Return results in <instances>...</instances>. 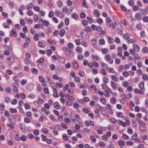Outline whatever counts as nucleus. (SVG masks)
Returning a JSON list of instances; mask_svg holds the SVG:
<instances>
[{
	"label": "nucleus",
	"instance_id": "nucleus-1",
	"mask_svg": "<svg viewBox=\"0 0 148 148\" xmlns=\"http://www.w3.org/2000/svg\"><path fill=\"white\" fill-rule=\"evenodd\" d=\"M74 99L73 97L68 99L66 102V105L68 106H71Z\"/></svg>",
	"mask_w": 148,
	"mask_h": 148
},
{
	"label": "nucleus",
	"instance_id": "nucleus-2",
	"mask_svg": "<svg viewBox=\"0 0 148 148\" xmlns=\"http://www.w3.org/2000/svg\"><path fill=\"white\" fill-rule=\"evenodd\" d=\"M110 85L111 88L113 90H116L118 89V86L116 83L113 81L110 82Z\"/></svg>",
	"mask_w": 148,
	"mask_h": 148
},
{
	"label": "nucleus",
	"instance_id": "nucleus-3",
	"mask_svg": "<svg viewBox=\"0 0 148 148\" xmlns=\"http://www.w3.org/2000/svg\"><path fill=\"white\" fill-rule=\"evenodd\" d=\"M109 27L112 28H115L119 29L121 27V25L120 24H116L115 25H114L112 24H109Z\"/></svg>",
	"mask_w": 148,
	"mask_h": 148
},
{
	"label": "nucleus",
	"instance_id": "nucleus-4",
	"mask_svg": "<svg viewBox=\"0 0 148 148\" xmlns=\"http://www.w3.org/2000/svg\"><path fill=\"white\" fill-rule=\"evenodd\" d=\"M91 58L93 61H99L100 60L99 56L95 55L94 54L92 55L91 56Z\"/></svg>",
	"mask_w": 148,
	"mask_h": 148
},
{
	"label": "nucleus",
	"instance_id": "nucleus-5",
	"mask_svg": "<svg viewBox=\"0 0 148 148\" xmlns=\"http://www.w3.org/2000/svg\"><path fill=\"white\" fill-rule=\"evenodd\" d=\"M73 68L75 69H77L79 67V65H78L77 62L76 61H74L73 62Z\"/></svg>",
	"mask_w": 148,
	"mask_h": 148
},
{
	"label": "nucleus",
	"instance_id": "nucleus-6",
	"mask_svg": "<svg viewBox=\"0 0 148 148\" xmlns=\"http://www.w3.org/2000/svg\"><path fill=\"white\" fill-rule=\"evenodd\" d=\"M134 91L137 93H139L141 94H143L144 93L143 91L140 90L138 88H136L134 89Z\"/></svg>",
	"mask_w": 148,
	"mask_h": 148
},
{
	"label": "nucleus",
	"instance_id": "nucleus-7",
	"mask_svg": "<svg viewBox=\"0 0 148 148\" xmlns=\"http://www.w3.org/2000/svg\"><path fill=\"white\" fill-rule=\"evenodd\" d=\"M17 34L16 32L14 29H12L10 31V36L16 37Z\"/></svg>",
	"mask_w": 148,
	"mask_h": 148
},
{
	"label": "nucleus",
	"instance_id": "nucleus-8",
	"mask_svg": "<svg viewBox=\"0 0 148 148\" xmlns=\"http://www.w3.org/2000/svg\"><path fill=\"white\" fill-rule=\"evenodd\" d=\"M131 36L128 33H126L123 34V37L126 40L128 39Z\"/></svg>",
	"mask_w": 148,
	"mask_h": 148
},
{
	"label": "nucleus",
	"instance_id": "nucleus-9",
	"mask_svg": "<svg viewBox=\"0 0 148 148\" xmlns=\"http://www.w3.org/2000/svg\"><path fill=\"white\" fill-rule=\"evenodd\" d=\"M53 106L54 108L56 109H59L60 108L59 103L57 102H55L53 103Z\"/></svg>",
	"mask_w": 148,
	"mask_h": 148
},
{
	"label": "nucleus",
	"instance_id": "nucleus-10",
	"mask_svg": "<svg viewBox=\"0 0 148 148\" xmlns=\"http://www.w3.org/2000/svg\"><path fill=\"white\" fill-rule=\"evenodd\" d=\"M118 143L121 148H123V146L125 145V142L122 140H119L118 141Z\"/></svg>",
	"mask_w": 148,
	"mask_h": 148
},
{
	"label": "nucleus",
	"instance_id": "nucleus-11",
	"mask_svg": "<svg viewBox=\"0 0 148 148\" xmlns=\"http://www.w3.org/2000/svg\"><path fill=\"white\" fill-rule=\"evenodd\" d=\"M133 49L135 51V52H137L140 50V49L138 46L136 44H134L133 46Z\"/></svg>",
	"mask_w": 148,
	"mask_h": 148
},
{
	"label": "nucleus",
	"instance_id": "nucleus-12",
	"mask_svg": "<svg viewBox=\"0 0 148 148\" xmlns=\"http://www.w3.org/2000/svg\"><path fill=\"white\" fill-rule=\"evenodd\" d=\"M100 101L104 105H106V99L103 97H101L100 98Z\"/></svg>",
	"mask_w": 148,
	"mask_h": 148
},
{
	"label": "nucleus",
	"instance_id": "nucleus-13",
	"mask_svg": "<svg viewBox=\"0 0 148 148\" xmlns=\"http://www.w3.org/2000/svg\"><path fill=\"white\" fill-rule=\"evenodd\" d=\"M123 51L122 48L121 47H120L119 48V49L118 51L117 54V55L119 56H121L122 55Z\"/></svg>",
	"mask_w": 148,
	"mask_h": 148
},
{
	"label": "nucleus",
	"instance_id": "nucleus-14",
	"mask_svg": "<svg viewBox=\"0 0 148 148\" xmlns=\"http://www.w3.org/2000/svg\"><path fill=\"white\" fill-rule=\"evenodd\" d=\"M136 19L138 20L141 19L142 17V15L140 13H136L135 15Z\"/></svg>",
	"mask_w": 148,
	"mask_h": 148
},
{
	"label": "nucleus",
	"instance_id": "nucleus-15",
	"mask_svg": "<svg viewBox=\"0 0 148 148\" xmlns=\"http://www.w3.org/2000/svg\"><path fill=\"white\" fill-rule=\"evenodd\" d=\"M8 61L10 62L13 63L14 61V57L13 56H10L9 58L7 59Z\"/></svg>",
	"mask_w": 148,
	"mask_h": 148
},
{
	"label": "nucleus",
	"instance_id": "nucleus-16",
	"mask_svg": "<svg viewBox=\"0 0 148 148\" xmlns=\"http://www.w3.org/2000/svg\"><path fill=\"white\" fill-rule=\"evenodd\" d=\"M40 34H36L33 37L34 40L36 41H37L39 40Z\"/></svg>",
	"mask_w": 148,
	"mask_h": 148
},
{
	"label": "nucleus",
	"instance_id": "nucleus-17",
	"mask_svg": "<svg viewBox=\"0 0 148 148\" xmlns=\"http://www.w3.org/2000/svg\"><path fill=\"white\" fill-rule=\"evenodd\" d=\"M107 40L109 43H113L114 42V40L111 36L107 37Z\"/></svg>",
	"mask_w": 148,
	"mask_h": 148
},
{
	"label": "nucleus",
	"instance_id": "nucleus-18",
	"mask_svg": "<svg viewBox=\"0 0 148 148\" xmlns=\"http://www.w3.org/2000/svg\"><path fill=\"white\" fill-rule=\"evenodd\" d=\"M101 86L102 88L106 90H107L108 88V86L106 84L103 83L101 84Z\"/></svg>",
	"mask_w": 148,
	"mask_h": 148
},
{
	"label": "nucleus",
	"instance_id": "nucleus-19",
	"mask_svg": "<svg viewBox=\"0 0 148 148\" xmlns=\"http://www.w3.org/2000/svg\"><path fill=\"white\" fill-rule=\"evenodd\" d=\"M136 42V40L134 39H130L127 41V42L128 44H130V43H135Z\"/></svg>",
	"mask_w": 148,
	"mask_h": 148
},
{
	"label": "nucleus",
	"instance_id": "nucleus-20",
	"mask_svg": "<svg viewBox=\"0 0 148 148\" xmlns=\"http://www.w3.org/2000/svg\"><path fill=\"white\" fill-rule=\"evenodd\" d=\"M139 87L141 89L143 90L144 89V84L143 82H141L139 85Z\"/></svg>",
	"mask_w": 148,
	"mask_h": 148
},
{
	"label": "nucleus",
	"instance_id": "nucleus-21",
	"mask_svg": "<svg viewBox=\"0 0 148 148\" xmlns=\"http://www.w3.org/2000/svg\"><path fill=\"white\" fill-rule=\"evenodd\" d=\"M47 41L48 43L52 45H54L56 43V41L52 39L48 40Z\"/></svg>",
	"mask_w": 148,
	"mask_h": 148
},
{
	"label": "nucleus",
	"instance_id": "nucleus-22",
	"mask_svg": "<svg viewBox=\"0 0 148 148\" xmlns=\"http://www.w3.org/2000/svg\"><path fill=\"white\" fill-rule=\"evenodd\" d=\"M65 33V30L64 29H61L60 32L59 34L61 36L63 37Z\"/></svg>",
	"mask_w": 148,
	"mask_h": 148
},
{
	"label": "nucleus",
	"instance_id": "nucleus-23",
	"mask_svg": "<svg viewBox=\"0 0 148 148\" xmlns=\"http://www.w3.org/2000/svg\"><path fill=\"white\" fill-rule=\"evenodd\" d=\"M94 15L95 16H96L97 17H99L100 16V14L98 11L96 10H94Z\"/></svg>",
	"mask_w": 148,
	"mask_h": 148
},
{
	"label": "nucleus",
	"instance_id": "nucleus-24",
	"mask_svg": "<svg viewBox=\"0 0 148 148\" xmlns=\"http://www.w3.org/2000/svg\"><path fill=\"white\" fill-rule=\"evenodd\" d=\"M38 45L39 46L41 47H44L45 46V44L42 42L39 41L38 42Z\"/></svg>",
	"mask_w": 148,
	"mask_h": 148
},
{
	"label": "nucleus",
	"instance_id": "nucleus-25",
	"mask_svg": "<svg viewBox=\"0 0 148 148\" xmlns=\"http://www.w3.org/2000/svg\"><path fill=\"white\" fill-rule=\"evenodd\" d=\"M4 108L5 106L2 103L0 104V108L1 109L0 110V113H2L3 112V109Z\"/></svg>",
	"mask_w": 148,
	"mask_h": 148
},
{
	"label": "nucleus",
	"instance_id": "nucleus-26",
	"mask_svg": "<svg viewBox=\"0 0 148 148\" xmlns=\"http://www.w3.org/2000/svg\"><path fill=\"white\" fill-rule=\"evenodd\" d=\"M82 6L84 7H85L87 8H88V7L87 4L86 3L85 0H83L82 2Z\"/></svg>",
	"mask_w": 148,
	"mask_h": 148
},
{
	"label": "nucleus",
	"instance_id": "nucleus-27",
	"mask_svg": "<svg viewBox=\"0 0 148 148\" xmlns=\"http://www.w3.org/2000/svg\"><path fill=\"white\" fill-rule=\"evenodd\" d=\"M76 50L78 53H81L82 51V49L79 47H77L76 49Z\"/></svg>",
	"mask_w": 148,
	"mask_h": 148
},
{
	"label": "nucleus",
	"instance_id": "nucleus-28",
	"mask_svg": "<svg viewBox=\"0 0 148 148\" xmlns=\"http://www.w3.org/2000/svg\"><path fill=\"white\" fill-rule=\"evenodd\" d=\"M74 108L75 109H78L79 107V104L76 102H74L73 104Z\"/></svg>",
	"mask_w": 148,
	"mask_h": 148
},
{
	"label": "nucleus",
	"instance_id": "nucleus-29",
	"mask_svg": "<svg viewBox=\"0 0 148 148\" xmlns=\"http://www.w3.org/2000/svg\"><path fill=\"white\" fill-rule=\"evenodd\" d=\"M50 119L52 121L55 122L57 120L55 119L54 116L52 114H51L49 115Z\"/></svg>",
	"mask_w": 148,
	"mask_h": 148
},
{
	"label": "nucleus",
	"instance_id": "nucleus-30",
	"mask_svg": "<svg viewBox=\"0 0 148 148\" xmlns=\"http://www.w3.org/2000/svg\"><path fill=\"white\" fill-rule=\"evenodd\" d=\"M121 97L122 98L121 99H123V100H126L127 98L126 95L124 93L121 94Z\"/></svg>",
	"mask_w": 148,
	"mask_h": 148
},
{
	"label": "nucleus",
	"instance_id": "nucleus-31",
	"mask_svg": "<svg viewBox=\"0 0 148 148\" xmlns=\"http://www.w3.org/2000/svg\"><path fill=\"white\" fill-rule=\"evenodd\" d=\"M122 75L125 77H127L129 75V73L128 71H125L123 72Z\"/></svg>",
	"mask_w": 148,
	"mask_h": 148
},
{
	"label": "nucleus",
	"instance_id": "nucleus-32",
	"mask_svg": "<svg viewBox=\"0 0 148 148\" xmlns=\"http://www.w3.org/2000/svg\"><path fill=\"white\" fill-rule=\"evenodd\" d=\"M142 78L144 80L147 81L148 80V76L145 74L142 75Z\"/></svg>",
	"mask_w": 148,
	"mask_h": 148
},
{
	"label": "nucleus",
	"instance_id": "nucleus-33",
	"mask_svg": "<svg viewBox=\"0 0 148 148\" xmlns=\"http://www.w3.org/2000/svg\"><path fill=\"white\" fill-rule=\"evenodd\" d=\"M105 60L108 61H109V60L111 59L110 56L109 54H108L105 55Z\"/></svg>",
	"mask_w": 148,
	"mask_h": 148
},
{
	"label": "nucleus",
	"instance_id": "nucleus-34",
	"mask_svg": "<svg viewBox=\"0 0 148 148\" xmlns=\"http://www.w3.org/2000/svg\"><path fill=\"white\" fill-rule=\"evenodd\" d=\"M129 84L128 82L126 81H124L122 83V85L125 87H127Z\"/></svg>",
	"mask_w": 148,
	"mask_h": 148
},
{
	"label": "nucleus",
	"instance_id": "nucleus-35",
	"mask_svg": "<svg viewBox=\"0 0 148 148\" xmlns=\"http://www.w3.org/2000/svg\"><path fill=\"white\" fill-rule=\"evenodd\" d=\"M39 81L40 82H45V79L41 76L40 75L39 76Z\"/></svg>",
	"mask_w": 148,
	"mask_h": 148
},
{
	"label": "nucleus",
	"instance_id": "nucleus-36",
	"mask_svg": "<svg viewBox=\"0 0 148 148\" xmlns=\"http://www.w3.org/2000/svg\"><path fill=\"white\" fill-rule=\"evenodd\" d=\"M140 11L141 12V13L143 15H146V11L145 10L141 9H140Z\"/></svg>",
	"mask_w": 148,
	"mask_h": 148
},
{
	"label": "nucleus",
	"instance_id": "nucleus-37",
	"mask_svg": "<svg viewBox=\"0 0 148 148\" xmlns=\"http://www.w3.org/2000/svg\"><path fill=\"white\" fill-rule=\"evenodd\" d=\"M139 8V7L137 5H135L132 7L133 10L135 11H137Z\"/></svg>",
	"mask_w": 148,
	"mask_h": 148
},
{
	"label": "nucleus",
	"instance_id": "nucleus-38",
	"mask_svg": "<svg viewBox=\"0 0 148 148\" xmlns=\"http://www.w3.org/2000/svg\"><path fill=\"white\" fill-rule=\"evenodd\" d=\"M111 78L113 80L115 81H117L118 80V78L114 75H112L111 76Z\"/></svg>",
	"mask_w": 148,
	"mask_h": 148
},
{
	"label": "nucleus",
	"instance_id": "nucleus-39",
	"mask_svg": "<svg viewBox=\"0 0 148 148\" xmlns=\"http://www.w3.org/2000/svg\"><path fill=\"white\" fill-rule=\"evenodd\" d=\"M71 16L72 18L75 19H77L78 18V15L76 14L75 13H73L71 15Z\"/></svg>",
	"mask_w": 148,
	"mask_h": 148
},
{
	"label": "nucleus",
	"instance_id": "nucleus-40",
	"mask_svg": "<svg viewBox=\"0 0 148 148\" xmlns=\"http://www.w3.org/2000/svg\"><path fill=\"white\" fill-rule=\"evenodd\" d=\"M47 54L48 56H50L52 53V51L49 49L47 50L46 51Z\"/></svg>",
	"mask_w": 148,
	"mask_h": 148
},
{
	"label": "nucleus",
	"instance_id": "nucleus-41",
	"mask_svg": "<svg viewBox=\"0 0 148 148\" xmlns=\"http://www.w3.org/2000/svg\"><path fill=\"white\" fill-rule=\"evenodd\" d=\"M107 69L108 71H109L110 73H111V72H112V73H115V71H114V69L113 68H110L108 67V68Z\"/></svg>",
	"mask_w": 148,
	"mask_h": 148
},
{
	"label": "nucleus",
	"instance_id": "nucleus-42",
	"mask_svg": "<svg viewBox=\"0 0 148 148\" xmlns=\"http://www.w3.org/2000/svg\"><path fill=\"white\" fill-rule=\"evenodd\" d=\"M5 90L7 93L9 94L12 91V90L9 88H5Z\"/></svg>",
	"mask_w": 148,
	"mask_h": 148
},
{
	"label": "nucleus",
	"instance_id": "nucleus-43",
	"mask_svg": "<svg viewBox=\"0 0 148 148\" xmlns=\"http://www.w3.org/2000/svg\"><path fill=\"white\" fill-rule=\"evenodd\" d=\"M32 73L34 74H36L38 73V70L35 68H32Z\"/></svg>",
	"mask_w": 148,
	"mask_h": 148
},
{
	"label": "nucleus",
	"instance_id": "nucleus-44",
	"mask_svg": "<svg viewBox=\"0 0 148 148\" xmlns=\"http://www.w3.org/2000/svg\"><path fill=\"white\" fill-rule=\"evenodd\" d=\"M90 139L92 141L94 142H95L96 141V140L94 136H91L90 137Z\"/></svg>",
	"mask_w": 148,
	"mask_h": 148
},
{
	"label": "nucleus",
	"instance_id": "nucleus-45",
	"mask_svg": "<svg viewBox=\"0 0 148 148\" xmlns=\"http://www.w3.org/2000/svg\"><path fill=\"white\" fill-rule=\"evenodd\" d=\"M142 20L145 22H148V16H144L142 18Z\"/></svg>",
	"mask_w": 148,
	"mask_h": 148
},
{
	"label": "nucleus",
	"instance_id": "nucleus-46",
	"mask_svg": "<svg viewBox=\"0 0 148 148\" xmlns=\"http://www.w3.org/2000/svg\"><path fill=\"white\" fill-rule=\"evenodd\" d=\"M122 137L125 140H128L129 139V137L125 134H123L122 136Z\"/></svg>",
	"mask_w": 148,
	"mask_h": 148
},
{
	"label": "nucleus",
	"instance_id": "nucleus-47",
	"mask_svg": "<svg viewBox=\"0 0 148 148\" xmlns=\"http://www.w3.org/2000/svg\"><path fill=\"white\" fill-rule=\"evenodd\" d=\"M83 111L85 113H88L90 112V110L89 109L86 108H83Z\"/></svg>",
	"mask_w": 148,
	"mask_h": 148
},
{
	"label": "nucleus",
	"instance_id": "nucleus-48",
	"mask_svg": "<svg viewBox=\"0 0 148 148\" xmlns=\"http://www.w3.org/2000/svg\"><path fill=\"white\" fill-rule=\"evenodd\" d=\"M99 145L100 147H104L105 146V144L103 142H100L99 143Z\"/></svg>",
	"mask_w": 148,
	"mask_h": 148
},
{
	"label": "nucleus",
	"instance_id": "nucleus-49",
	"mask_svg": "<svg viewBox=\"0 0 148 148\" xmlns=\"http://www.w3.org/2000/svg\"><path fill=\"white\" fill-rule=\"evenodd\" d=\"M42 24L43 25L46 26H48L49 24V22L46 21H43Z\"/></svg>",
	"mask_w": 148,
	"mask_h": 148
},
{
	"label": "nucleus",
	"instance_id": "nucleus-50",
	"mask_svg": "<svg viewBox=\"0 0 148 148\" xmlns=\"http://www.w3.org/2000/svg\"><path fill=\"white\" fill-rule=\"evenodd\" d=\"M116 115L118 117H123V114L121 112H117L116 113Z\"/></svg>",
	"mask_w": 148,
	"mask_h": 148
},
{
	"label": "nucleus",
	"instance_id": "nucleus-51",
	"mask_svg": "<svg viewBox=\"0 0 148 148\" xmlns=\"http://www.w3.org/2000/svg\"><path fill=\"white\" fill-rule=\"evenodd\" d=\"M108 49L106 48H105L104 49H102L101 50L102 53L103 54H105L108 52Z\"/></svg>",
	"mask_w": 148,
	"mask_h": 148
},
{
	"label": "nucleus",
	"instance_id": "nucleus-52",
	"mask_svg": "<svg viewBox=\"0 0 148 148\" xmlns=\"http://www.w3.org/2000/svg\"><path fill=\"white\" fill-rule=\"evenodd\" d=\"M82 100L83 101L88 102L90 101V99L88 97H84L83 98Z\"/></svg>",
	"mask_w": 148,
	"mask_h": 148
},
{
	"label": "nucleus",
	"instance_id": "nucleus-53",
	"mask_svg": "<svg viewBox=\"0 0 148 148\" xmlns=\"http://www.w3.org/2000/svg\"><path fill=\"white\" fill-rule=\"evenodd\" d=\"M57 4L59 7H62L63 5L62 2L60 1H58L57 2Z\"/></svg>",
	"mask_w": 148,
	"mask_h": 148
},
{
	"label": "nucleus",
	"instance_id": "nucleus-54",
	"mask_svg": "<svg viewBox=\"0 0 148 148\" xmlns=\"http://www.w3.org/2000/svg\"><path fill=\"white\" fill-rule=\"evenodd\" d=\"M99 43L100 45H103L105 44V41L104 39H101L99 40Z\"/></svg>",
	"mask_w": 148,
	"mask_h": 148
},
{
	"label": "nucleus",
	"instance_id": "nucleus-55",
	"mask_svg": "<svg viewBox=\"0 0 148 148\" xmlns=\"http://www.w3.org/2000/svg\"><path fill=\"white\" fill-rule=\"evenodd\" d=\"M42 131L45 134H47L49 132L48 130L45 128H44L42 129Z\"/></svg>",
	"mask_w": 148,
	"mask_h": 148
},
{
	"label": "nucleus",
	"instance_id": "nucleus-56",
	"mask_svg": "<svg viewBox=\"0 0 148 148\" xmlns=\"http://www.w3.org/2000/svg\"><path fill=\"white\" fill-rule=\"evenodd\" d=\"M82 24L85 26H86L88 25L87 21L86 20L84 19L82 20Z\"/></svg>",
	"mask_w": 148,
	"mask_h": 148
},
{
	"label": "nucleus",
	"instance_id": "nucleus-57",
	"mask_svg": "<svg viewBox=\"0 0 148 148\" xmlns=\"http://www.w3.org/2000/svg\"><path fill=\"white\" fill-rule=\"evenodd\" d=\"M74 117L78 121L80 119V116L77 114H74Z\"/></svg>",
	"mask_w": 148,
	"mask_h": 148
},
{
	"label": "nucleus",
	"instance_id": "nucleus-58",
	"mask_svg": "<svg viewBox=\"0 0 148 148\" xmlns=\"http://www.w3.org/2000/svg\"><path fill=\"white\" fill-rule=\"evenodd\" d=\"M137 137L138 136H137V135L136 134H134L132 136L131 139L133 140H136L137 139Z\"/></svg>",
	"mask_w": 148,
	"mask_h": 148
},
{
	"label": "nucleus",
	"instance_id": "nucleus-59",
	"mask_svg": "<svg viewBox=\"0 0 148 148\" xmlns=\"http://www.w3.org/2000/svg\"><path fill=\"white\" fill-rule=\"evenodd\" d=\"M92 2V4L94 6H96L97 4V0H91Z\"/></svg>",
	"mask_w": 148,
	"mask_h": 148
},
{
	"label": "nucleus",
	"instance_id": "nucleus-60",
	"mask_svg": "<svg viewBox=\"0 0 148 148\" xmlns=\"http://www.w3.org/2000/svg\"><path fill=\"white\" fill-rule=\"evenodd\" d=\"M97 21L99 24H101L103 22V20L101 18H99L97 20Z\"/></svg>",
	"mask_w": 148,
	"mask_h": 148
},
{
	"label": "nucleus",
	"instance_id": "nucleus-61",
	"mask_svg": "<svg viewBox=\"0 0 148 148\" xmlns=\"http://www.w3.org/2000/svg\"><path fill=\"white\" fill-rule=\"evenodd\" d=\"M57 15L59 16L61 18H63L64 17V16L63 14H62V13L61 12H59L58 14Z\"/></svg>",
	"mask_w": 148,
	"mask_h": 148
},
{
	"label": "nucleus",
	"instance_id": "nucleus-62",
	"mask_svg": "<svg viewBox=\"0 0 148 148\" xmlns=\"http://www.w3.org/2000/svg\"><path fill=\"white\" fill-rule=\"evenodd\" d=\"M27 137L29 138L32 139L34 138V136L33 134H29L27 136Z\"/></svg>",
	"mask_w": 148,
	"mask_h": 148
},
{
	"label": "nucleus",
	"instance_id": "nucleus-63",
	"mask_svg": "<svg viewBox=\"0 0 148 148\" xmlns=\"http://www.w3.org/2000/svg\"><path fill=\"white\" fill-rule=\"evenodd\" d=\"M26 136L24 135H23L20 138V139L23 141H26Z\"/></svg>",
	"mask_w": 148,
	"mask_h": 148
},
{
	"label": "nucleus",
	"instance_id": "nucleus-64",
	"mask_svg": "<svg viewBox=\"0 0 148 148\" xmlns=\"http://www.w3.org/2000/svg\"><path fill=\"white\" fill-rule=\"evenodd\" d=\"M84 58L83 56L81 54H79L78 55V59L79 60H82Z\"/></svg>",
	"mask_w": 148,
	"mask_h": 148
}]
</instances>
